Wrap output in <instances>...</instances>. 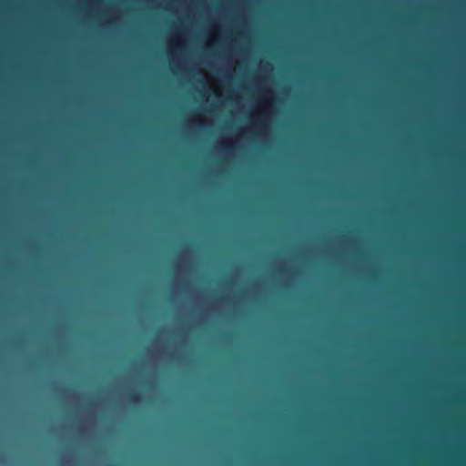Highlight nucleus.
<instances>
[{
    "label": "nucleus",
    "instance_id": "f257e3e1",
    "mask_svg": "<svg viewBox=\"0 0 466 466\" xmlns=\"http://www.w3.org/2000/svg\"><path fill=\"white\" fill-rule=\"evenodd\" d=\"M221 148L224 149V150H230L231 149V145L228 144V143H221Z\"/></svg>",
    "mask_w": 466,
    "mask_h": 466
},
{
    "label": "nucleus",
    "instance_id": "f03ea898",
    "mask_svg": "<svg viewBox=\"0 0 466 466\" xmlns=\"http://www.w3.org/2000/svg\"><path fill=\"white\" fill-rule=\"evenodd\" d=\"M131 399H132V400H139V399H140V395H138V394H137V393H136V394H133V395L131 396Z\"/></svg>",
    "mask_w": 466,
    "mask_h": 466
}]
</instances>
